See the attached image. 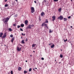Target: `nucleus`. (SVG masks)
Segmentation results:
<instances>
[{"label": "nucleus", "instance_id": "a211bd4d", "mask_svg": "<svg viewBox=\"0 0 74 74\" xmlns=\"http://www.w3.org/2000/svg\"><path fill=\"white\" fill-rule=\"evenodd\" d=\"M9 30L10 31V32H12V29H11V28H9Z\"/></svg>", "mask_w": 74, "mask_h": 74}, {"label": "nucleus", "instance_id": "09e8293b", "mask_svg": "<svg viewBox=\"0 0 74 74\" xmlns=\"http://www.w3.org/2000/svg\"><path fill=\"white\" fill-rule=\"evenodd\" d=\"M25 62H27V61L26 60V61H25Z\"/></svg>", "mask_w": 74, "mask_h": 74}, {"label": "nucleus", "instance_id": "f257e3e1", "mask_svg": "<svg viewBox=\"0 0 74 74\" xmlns=\"http://www.w3.org/2000/svg\"><path fill=\"white\" fill-rule=\"evenodd\" d=\"M9 19H10V18L8 17H7L3 19L2 21H3L4 23H6V22H7L8 21Z\"/></svg>", "mask_w": 74, "mask_h": 74}, {"label": "nucleus", "instance_id": "6ab92c4d", "mask_svg": "<svg viewBox=\"0 0 74 74\" xmlns=\"http://www.w3.org/2000/svg\"><path fill=\"white\" fill-rule=\"evenodd\" d=\"M8 4H5V7H8Z\"/></svg>", "mask_w": 74, "mask_h": 74}, {"label": "nucleus", "instance_id": "0e129e2a", "mask_svg": "<svg viewBox=\"0 0 74 74\" xmlns=\"http://www.w3.org/2000/svg\"><path fill=\"white\" fill-rule=\"evenodd\" d=\"M71 45H72V44H71Z\"/></svg>", "mask_w": 74, "mask_h": 74}, {"label": "nucleus", "instance_id": "7c9ffc66", "mask_svg": "<svg viewBox=\"0 0 74 74\" xmlns=\"http://www.w3.org/2000/svg\"><path fill=\"white\" fill-rule=\"evenodd\" d=\"M19 27H21V26L20 25H18L17 26V28H19Z\"/></svg>", "mask_w": 74, "mask_h": 74}, {"label": "nucleus", "instance_id": "c756f323", "mask_svg": "<svg viewBox=\"0 0 74 74\" xmlns=\"http://www.w3.org/2000/svg\"><path fill=\"white\" fill-rule=\"evenodd\" d=\"M63 40L65 42H66V41H67V39H66L65 40H64V39Z\"/></svg>", "mask_w": 74, "mask_h": 74}, {"label": "nucleus", "instance_id": "49530a36", "mask_svg": "<svg viewBox=\"0 0 74 74\" xmlns=\"http://www.w3.org/2000/svg\"><path fill=\"white\" fill-rule=\"evenodd\" d=\"M22 35L23 36V35H24V34H23V33H22Z\"/></svg>", "mask_w": 74, "mask_h": 74}, {"label": "nucleus", "instance_id": "aec40b11", "mask_svg": "<svg viewBox=\"0 0 74 74\" xmlns=\"http://www.w3.org/2000/svg\"><path fill=\"white\" fill-rule=\"evenodd\" d=\"M61 10H62V8H61L59 9L58 10V11L59 12H60L61 11Z\"/></svg>", "mask_w": 74, "mask_h": 74}, {"label": "nucleus", "instance_id": "3c124183", "mask_svg": "<svg viewBox=\"0 0 74 74\" xmlns=\"http://www.w3.org/2000/svg\"><path fill=\"white\" fill-rule=\"evenodd\" d=\"M35 69H37V68H35Z\"/></svg>", "mask_w": 74, "mask_h": 74}, {"label": "nucleus", "instance_id": "473e14b6", "mask_svg": "<svg viewBox=\"0 0 74 74\" xmlns=\"http://www.w3.org/2000/svg\"><path fill=\"white\" fill-rule=\"evenodd\" d=\"M10 73H11V74H13V71H11Z\"/></svg>", "mask_w": 74, "mask_h": 74}, {"label": "nucleus", "instance_id": "39448f33", "mask_svg": "<svg viewBox=\"0 0 74 74\" xmlns=\"http://www.w3.org/2000/svg\"><path fill=\"white\" fill-rule=\"evenodd\" d=\"M52 18H53L52 21H54L56 19V17L55 16H53L52 17Z\"/></svg>", "mask_w": 74, "mask_h": 74}, {"label": "nucleus", "instance_id": "72a5a7b5", "mask_svg": "<svg viewBox=\"0 0 74 74\" xmlns=\"http://www.w3.org/2000/svg\"><path fill=\"white\" fill-rule=\"evenodd\" d=\"M20 31H23V30L22 29V28H20Z\"/></svg>", "mask_w": 74, "mask_h": 74}, {"label": "nucleus", "instance_id": "2f4dec72", "mask_svg": "<svg viewBox=\"0 0 74 74\" xmlns=\"http://www.w3.org/2000/svg\"><path fill=\"white\" fill-rule=\"evenodd\" d=\"M32 71V68H30L29 69V71Z\"/></svg>", "mask_w": 74, "mask_h": 74}, {"label": "nucleus", "instance_id": "cd10ccee", "mask_svg": "<svg viewBox=\"0 0 74 74\" xmlns=\"http://www.w3.org/2000/svg\"><path fill=\"white\" fill-rule=\"evenodd\" d=\"M10 37H11V38L13 37V35H12V34H11V35H10Z\"/></svg>", "mask_w": 74, "mask_h": 74}, {"label": "nucleus", "instance_id": "69168bd1", "mask_svg": "<svg viewBox=\"0 0 74 74\" xmlns=\"http://www.w3.org/2000/svg\"><path fill=\"white\" fill-rule=\"evenodd\" d=\"M2 45V46H3V45Z\"/></svg>", "mask_w": 74, "mask_h": 74}, {"label": "nucleus", "instance_id": "13d9d810", "mask_svg": "<svg viewBox=\"0 0 74 74\" xmlns=\"http://www.w3.org/2000/svg\"><path fill=\"white\" fill-rule=\"evenodd\" d=\"M61 51H62V49H61Z\"/></svg>", "mask_w": 74, "mask_h": 74}, {"label": "nucleus", "instance_id": "f8f14e48", "mask_svg": "<svg viewBox=\"0 0 74 74\" xmlns=\"http://www.w3.org/2000/svg\"><path fill=\"white\" fill-rule=\"evenodd\" d=\"M14 39H15V38L14 37H13L12 40H11V42H13V41H14Z\"/></svg>", "mask_w": 74, "mask_h": 74}, {"label": "nucleus", "instance_id": "864d4df0", "mask_svg": "<svg viewBox=\"0 0 74 74\" xmlns=\"http://www.w3.org/2000/svg\"><path fill=\"white\" fill-rule=\"evenodd\" d=\"M33 52H35V51H33Z\"/></svg>", "mask_w": 74, "mask_h": 74}, {"label": "nucleus", "instance_id": "423d86ee", "mask_svg": "<svg viewBox=\"0 0 74 74\" xmlns=\"http://www.w3.org/2000/svg\"><path fill=\"white\" fill-rule=\"evenodd\" d=\"M32 27L31 25H29L27 27V29H32V27Z\"/></svg>", "mask_w": 74, "mask_h": 74}, {"label": "nucleus", "instance_id": "f704fd0d", "mask_svg": "<svg viewBox=\"0 0 74 74\" xmlns=\"http://www.w3.org/2000/svg\"><path fill=\"white\" fill-rule=\"evenodd\" d=\"M34 25H31V27H34Z\"/></svg>", "mask_w": 74, "mask_h": 74}, {"label": "nucleus", "instance_id": "052dcab7", "mask_svg": "<svg viewBox=\"0 0 74 74\" xmlns=\"http://www.w3.org/2000/svg\"><path fill=\"white\" fill-rule=\"evenodd\" d=\"M59 63H61L60 62H59Z\"/></svg>", "mask_w": 74, "mask_h": 74}, {"label": "nucleus", "instance_id": "f03ea898", "mask_svg": "<svg viewBox=\"0 0 74 74\" xmlns=\"http://www.w3.org/2000/svg\"><path fill=\"white\" fill-rule=\"evenodd\" d=\"M32 13H33L34 12V7H32L31 8Z\"/></svg>", "mask_w": 74, "mask_h": 74}, {"label": "nucleus", "instance_id": "9d476101", "mask_svg": "<svg viewBox=\"0 0 74 74\" xmlns=\"http://www.w3.org/2000/svg\"><path fill=\"white\" fill-rule=\"evenodd\" d=\"M3 35V33H2L1 32L0 34V37H2V36Z\"/></svg>", "mask_w": 74, "mask_h": 74}, {"label": "nucleus", "instance_id": "6e6552de", "mask_svg": "<svg viewBox=\"0 0 74 74\" xmlns=\"http://www.w3.org/2000/svg\"><path fill=\"white\" fill-rule=\"evenodd\" d=\"M28 23V21L27 20H25V24L26 25H27V23Z\"/></svg>", "mask_w": 74, "mask_h": 74}, {"label": "nucleus", "instance_id": "4be33fe9", "mask_svg": "<svg viewBox=\"0 0 74 74\" xmlns=\"http://www.w3.org/2000/svg\"><path fill=\"white\" fill-rule=\"evenodd\" d=\"M24 73L25 74H26V73H27V71H24Z\"/></svg>", "mask_w": 74, "mask_h": 74}, {"label": "nucleus", "instance_id": "bb28decb", "mask_svg": "<svg viewBox=\"0 0 74 74\" xmlns=\"http://www.w3.org/2000/svg\"><path fill=\"white\" fill-rule=\"evenodd\" d=\"M4 36H5V37H6L7 36V35H6V33H5L4 34Z\"/></svg>", "mask_w": 74, "mask_h": 74}, {"label": "nucleus", "instance_id": "20e7f679", "mask_svg": "<svg viewBox=\"0 0 74 74\" xmlns=\"http://www.w3.org/2000/svg\"><path fill=\"white\" fill-rule=\"evenodd\" d=\"M21 49L22 48H19V47H18L17 48V50L18 51H21Z\"/></svg>", "mask_w": 74, "mask_h": 74}, {"label": "nucleus", "instance_id": "412c9836", "mask_svg": "<svg viewBox=\"0 0 74 74\" xmlns=\"http://www.w3.org/2000/svg\"><path fill=\"white\" fill-rule=\"evenodd\" d=\"M45 23H48V20L47 19H46Z\"/></svg>", "mask_w": 74, "mask_h": 74}, {"label": "nucleus", "instance_id": "b1692460", "mask_svg": "<svg viewBox=\"0 0 74 74\" xmlns=\"http://www.w3.org/2000/svg\"><path fill=\"white\" fill-rule=\"evenodd\" d=\"M5 36H2V39H3V38H5Z\"/></svg>", "mask_w": 74, "mask_h": 74}, {"label": "nucleus", "instance_id": "79ce46f5", "mask_svg": "<svg viewBox=\"0 0 74 74\" xmlns=\"http://www.w3.org/2000/svg\"><path fill=\"white\" fill-rule=\"evenodd\" d=\"M6 1H7V0H5V2H6Z\"/></svg>", "mask_w": 74, "mask_h": 74}, {"label": "nucleus", "instance_id": "1a4fd4ad", "mask_svg": "<svg viewBox=\"0 0 74 74\" xmlns=\"http://www.w3.org/2000/svg\"><path fill=\"white\" fill-rule=\"evenodd\" d=\"M41 16H43V15H45V13L44 12H42L41 14Z\"/></svg>", "mask_w": 74, "mask_h": 74}, {"label": "nucleus", "instance_id": "c9c22d12", "mask_svg": "<svg viewBox=\"0 0 74 74\" xmlns=\"http://www.w3.org/2000/svg\"><path fill=\"white\" fill-rule=\"evenodd\" d=\"M54 1H58V0H54Z\"/></svg>", "mask_w": 74, "mask_h": 74}, {"label": "nucleus", "instance_id": "393cba45", "mask_svg": "<svg viewBox=\"0 0 74 74\" xmlns=\"http://www.w3.org/2000/svg\"><path fill=\"white\" fill-rule=\"evenodd\" d=\"M64 21H66V20H67V19L66 18H64Z\"/></svg>", "mask_w": 74, "mask_h": 74}, {"label": "nucleus", "instance_id": "e433bc0d", "mask_svg": "<svg viewBox=\"0 0 74 74\" xmlns=\"http://www.w3.org/2000/svg\"><path fill=\"white\" fill-rule=\"evenodd\" d=\"M13 26H16V24H14L13 25Z\"/></svg>", "mask_w": 74, "mask_h": 74}, {"label": "nucleus", "instance_id": "de8ad7c7", "mask_svg": "<svg viewBox=\"0 0 74 74\" xmlns=\"http://www.w3.org/2000/svg\"><path fill=\"white\" fill-rule=\"evenodd\" d=\"M15 1H16L17 2L18 1V0H15Z\"/></svg>", "mask_w": 74, "mask_h": 74}, {"label": "nucleus", "instance_id": "5701e85b", "mask_svg": "<svg viewBox=\"0 0 74 74\" xmlns=\"http://www.w3.org/2000/svg\"><path fill=\"white\" fill-rule=\"evenodd\" d=\"M45 24V23H43L42 24V27L44 26Z\"/></svg>", "mask_w": 74, "mask_h": 74}, {"label": "nucleus", "instance_id": "2eb2a0df", "mask_svg": "<svg viewBox=\"0 0 74 74\" xmlns=\"http://www.w3.org/2000/svg\"><path fill=\"white\" fill-rule=\"evenodd\" d=\"M52 32H53V31L52 30L51 31V29H49V33H52Z\"/></svg>", "mask_w": 74, "mask_h": 74}, {"label": "nucleus", "instance_id": "603ef678", "mask_svg": "<svg viewBox=\"0 0 74 74\" xmlns=\"http://www.w3.org/2000/svg\"><path fill=\"white\" fill-rule=\"evenodd\" d=\"M71 1H73V0H71Z\"/></svg>", "mask_w": 74, "mask_h": 74}, {"label": "nucleus", "instance_id": "e2e57ef3", "mask_svg": "<svg viewBox=\"0 0 74 74\" xmlns=\"http://www.w3.org/2000/svg\"><path fill=\"white\" fill-rule=\"evenodd\" d=\"M30 56H31V55H30Z\"/></svg>", "mask_w": 74, "mask_h": 74}, {"label": "nucleus", "instance_id": "58836bf2", "mask_svg": "<svg viewBox=\"0 0 74 74\" xmlns=\"http://www.w3.org/2000/svg\"><path fill=\"white\" fill-rule=\"evenodd\" d=\"M71 18V16H69L68 17V18L69 19H70V18Z\"/></svg>", "mask_w": 74, "mask_h": 74}, {"label": "nucleus", "instance_id": "4d7b16f0", "mask_svg": "<svg viewBox=\"0 0 74 74\" xmlns=\"http://www.w3.org/2000/svg\"><path fill=\"white\" fill-rule=\"evenodd\" d=\"M21 38H22V37H21Z\"/></svg>", "mask_w": 74, "mask_h": 74}, {"label": "nucleus", "instance_id": "c03bdc74", "mask_svg": "<svg viewBox=\"0 0 74 74\" xmlns=\"http://www.w3.org/2000/svg\"><path fill=\"white\" fill-rule=\"evenodd\" d=\"M39 20H40V21H41V18H40Z\"/></svg>", "mask_w": 74, "mask_h": 74}, {"label": "nucleus", "instance_id": "37998d69", "mask_svg": "<svg viewBox=\"0 0 74 74\" xmlns=\"http://www.w3.org/2000/svg\"><path fill=\"white\" fill-rule=\"evenodd\" d=\"M47 27V29H48V27L47 26V27Z\"/></svg>", "mask_w": 74, "mask_h": 74}, {"label": "nucleus", "instance_id": "bf43d9fd", "mask_svg": "<svg viewBox=\"0 0 74 74\" xmlns=\"http://www.w3.org/2000/svg\"><path fill=\"white\" fill-rule=\"evenodd\" d=\"M5 45V46H6V45Z\"/></svg>", "mask_w": 74, "mask_h": 74}, {"label": "nucleus", "instance_id": "ddd939ff", "mask_svg": "<svg viewBox=\"0 0 74 74\" xmlns=\"http://www.w3.org/2000/svg\"><path fill=\"white\" fill-rule=\"evenodd\" d=\"M21 27H24V24H21Z\"/></svg>", "mask_w": 74, "mask_h": 74}, {"label": "nucleus", "instance_id": "a18cd8bd", "mask_svg": "<svg viewBox=\"0 0 74 74\" xmlns=\"http://www.w3.org/2000/svg\"><path fill=\"white\" fill-rule=\"evenodd\" d=\"M71 28H72V27H73V26H71Z\"/></svg>", "mask_w": 74, "mask_h": 74}, {"label": "nucleus", "instance_id": "9b49d317", "mask_svg": "<svg viewBox=\"0 0 74 74\" xmlns=\"http://www.w3.org/2000/svg\"><path fill=\"white\" fill-rule=\"evenodd\" d=\"M54 47H55V45L53 44L51 46V48H54Z\"/></svg>", "mask_w": 74, "mask_h": 74}, {"label": "nucleus", "instance_id": "a19ab883", "mask_svg": "<svg viewBox=\"0 0 74 74\" xmlns=\"http://www.w3.org/2000/svg\"><path fill=\"white\" fill-rule=\"evenodd\" d=\"M34 3H37V2H36V1H34Z\"/></svg>", "mask_w": 74, "mask_h": 74}, {"label": "nucleus", "instance_id": "338daca9", "mask_svg": "<svg viewBox=\"0 0 74 74\" xmlns=\"http://www.w3.org/2000/svg\"><path fill=\"white\" fill-rule=\"evenodd\" d=\"M22 52H23V51H22Z\"/></svg>", "mask_w": 74, "mask_h": 74}, {"label": "nucleus", "instance_id": "ea45409f", "mask_svg": "<svg viewBox=\"0 0 74 74\" xmlns=\"http://www.w3.org/2000/svg\"><path fill=\"white\" fill-rule=\"evenodd\" d=\"M25 41H27V38H26V39Z\"/></svg>", "mask_w": 74, "mask_h": 74}, {"label": "nucleus", "instance_id": "4468645a", "mask_svg": "<svg viewBox=\"0 0 74 74\" xmlns=\"http://www.w3.org/2000/svg\"><path fill=\"white\" fill-rule=\"evenodd\" d=\"M18 69L19 71H20V70H21V69H22V68H21V67H19L18 68Z\"/></svg>", "mask_w": 74, "mask_h": 74}, {"label": "nucleus", "instance_id": "7ed1b4c3", "mask_svg": "<svg viewBox=\"0 0 74 74\" xmlns=\"http://www.w3.org/2000/svg\"><path fill=\"white\" fill-rule=\"evenodd\" d=\"M63 18V17L62 16H60L58 18V19H60V20H62Z\"/></svg>", "mask_w": 74, "mask_h": 74}, {"label": "nucleus", "instance_id": "c85d7f7f", "mask_svg": "<svg viewBox=\"0 0 74 74\" xmlns=\"http://www.w3.org/2000/svg\"><path fill=\"white\" fill-rule=\"evenodd\" d=\"M60 57L61 58H63V55H62V54L60 55Z\"/></svg>", "mask_w": 74, "mask_h": 74}, {"label": "nucleus", "instance_id": "6e6d98bb", "mask_svg": "<svg viewBox=\"0 0 74 74\" xmlns=\"http://www.w3.org/2000/svg\"><path fill=\"white\" fill-rule=\"evenodd\" d=\"M33 70H34V69H33Z\"/></svg>", "mask_w": 74, "mask_h": 74}, {"label": "nucleus", "instance_id": "dca6fc26", "mask_svg": "<svg viewBox=\"0 0 74 74\" xmlns=\"http://www.w3.org/2000/svg\"><path fill=\"white\" fill-rule=\"evenodd\" d=\"M36 44H34L32 45V47H35V46H36Z\"/></svg>", "mask_w": 74, "mask_h": 74}, {"label": "nucleus", "instance_id": "8fccbe9b", "mask_svg": "<svg viewBox=\"0 0 74 74\" xmlns=\"http://www.w3.org/2000/svg\"><path fill=\"white\" fill-rule=\"evenodd\" d=\"M56 60H55V62H56Z\"/></svg>", "mask_w": 74, "mask_h": 74}, {"label": "nucleus", "instance_id": "f3484780", "mask_svg": "<svg viewBox=\"0 0 74 74\" xmlns=\"http://www.w3.org/2000/svg\"><path fill=\"white\" fill-rule=\"evenodd\" d=\"M21 42L22 44H25V42H24V40H22L21 41Z\"/></svg>", "mask_w": 74, "mask_h": 74}, {"label": "nucleus", "instance_id": "4c0bfd02", "mask_svg": "<svg viewBox=\"0 0 74 74\" xmlns=\"http://www.w3.org/2000/svg\"><path fill=\"white\" fill-rule=\"evenodd\" d=\"M41 59H42V60H44V58H41Z\"/></svg>", "mask_w": 74, "mask_h": 74}, {"label": "nucleus", "instance_id": "0eeeda50", "mask_svg": "<svg viewBox=\"0 0 74 74\" xmlns=\"http://www.w3.org/2000/svg\"><path fill=\"white\" fill-rule=\"evenodd\" d=\"M46 3H47V1L45 0L43 1V2H42V3L43 4H44V3H45V4H46Z\"/></svg>", "mask_w": 74, "mask_h": 74}, {"label": "nucleus", "instance_id": "774afa93", "mask_svg": "<svg viewBox=\"0 0 74 74\" xmlns=\"http://www.w3.org/2000/svg\"><path fill=\"white\" fill-rule=\"evenodd\" d=\"M70 43H71V42H70Z\"/></svg>", "mask_w": 74, "mask_h": 74}, {"label": "nucleus", "instance_id": "5fc2aeb1", "mask_svg": "<svg viewBox=\"0 0 74 74\" xmlns=\"http://www.w3.org/2000/svg\"><path fill=\"white\" fill-rule=\"evenodd\" d=\"M24 36H25V34H24V35H23Z\"/></svg>", "mask_w": 74, "mask_h": 74}, {"label": "nucleus", "instance_id": "680f3d73", "mask_svg": "<svg viewBox=\"0 0 74 74\" xmlns=\"http://www.w3.org/2000/svg\"><path fill=\"white\" fill-rule=\"evenodd\" d=\"M49 45H51V44H49Z\"/></svg>", "mask_w": 74, "mask_h": 74}, {"label": "nucleus", "instance_id": "a878e982", "mask_svg": "<svg viewBox=\"0 0 74 74\" xmlns=\"http://www.w3.org/2000/svg\"><path fill=\"white\" fill-rule=\"evenodd\" d=\"M44 26H45L46 27H47V25L46 24H45Z\"/></svg>", "mask_w": 74, "mask_h": 74}]
</instances>
